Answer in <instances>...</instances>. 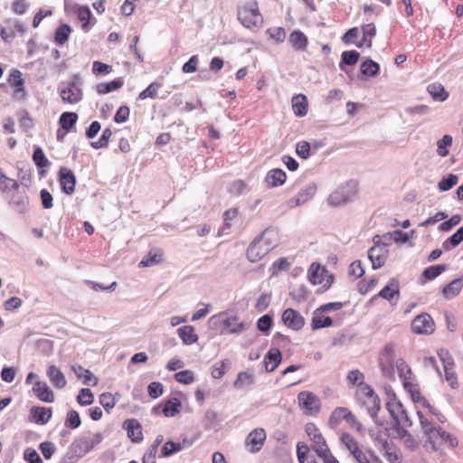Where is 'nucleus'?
<instances>
[{
	"label": "nucleus",
	"instance_id": "9",
	"mask_svg": "<svg viewBox=\"0 0 463 463\" xmlns=\"http://www.w3.org/2000/svg\"><path fill=\"white\" fill-rule=\"evenodd\" d=\"M355 397L372 411L373 415L380 410V399L368 384L364 383L356 388Z\"/></svg>",
	"mask_w": 463,
	"mask_h": 463
},
{
	"label": "nucleus",
	"instance_id": "25",
	"mask_svg": "<svg viewBox=\"0 0 463 463\" xmlns=\"http://www.w3.org/2000/svg\"><path fill=\"white\" fill-rule=\"evenodd\" d=\"M101 440L102 435L100 433H88L77 440V446L84 452H88L99 444Z\"/></svg>",
	"mask_w": 463,
	"mask_h": 463
},
{
	"label": "nucleus",
	"instance_id": "33",
	"mask_svg": "<svg viewBox=\"0 0 463 463\" xmlns=\"http://www.w3.org/2000/svg\"><path fill=\"white\" fill-rule=\"evenodd\" d=\"M281 362V353L278 348H271L264 358L267 372H273Z\"/></svg>",
	"mask_w": 463,
	"mask_h": 463
},
{
	"label": "nucleus",
	"instance_id": "51",
	"mask_svg": "<svg viewBox=\"0 0 463 463\" xmlns=\"http://www.w3.org/2000/svg\"><path fill=\"white\" fill-rule=\"evenodd\" d=\"M397 433L403 440L404 446L411 450L418 447V441L404 430V426L397 428Z\"/></svg>",
	"mask_w": 463,
	"mask_h": 463
},
{
	"label": "nucleus",
	"instance_id": "38",
	"mask_svg": "<svg viewBox=\"0 0 463 463\" xmlns=\"http://www.w3.org/2000/svg\"><path fill=\"white\" fill-rule=\"evenodd\" d=\"M8 84L14 89V93L24 92V81L22 78V73L17 69H13L7 79Z\"/></svg>",
	"mask_w": 463,
	"mask_h": 463
},
{
	"label": "nucleus",
	"instance_id": "20",
	"mask_svg": "<svg viewBox=\"0 0 463 463\" xmlns=\"http://www.w3.org/2000/svg\"><path fill=\"white\" fill-rule=\"evenodd\" d=\"M52 415L51 408L33 406L30 410L29 420L38 425H44L50 420Z\"/></svg>",
	"mask_w": 463,
	"mask_h": 463
},
{
	"label": "nucleus",
	"instance_id": "5",
	"mask_svg": "<svg viewBox=\"0 0 463 463\" xmlns=\"http://www.w3.org/2000/svg\"><path fill=\"white\" fill-rule=\"evenodd\" d=\"M269 232L265 231L256 238L247 250V258L250 262H258L274 247L269 243Z\"/></svg>",
	"mask_w": 463,
	"mask_h": 463
},
{
	"label": "nucleus",
	"instance_id": "3",
	"mask_svg": "<svg viewBox=\"0 0 463 463\" xmlns=\"http://www.w3.org/2000/svg\"><path fill=\"white\" fill-rule=\"evenodd\" d=\"M237 16L241 24L248 29L258 28L263 22L257 1H250L240 6Z\"/></svg>",
	"mask_w": 463,
	"mask_h": 463
},
{
	"label": "nucleus",
	"instance_id": "27",
	"mask_svg": "<svg viewBox=\"0 0 463 463\" xmlns=\"http://www.w3.org/2000/svg\"><path fill=\"white\" fill-rule=\"evenodd\" d=\"M124 427L129 439L134 442H138L143 439L142 428L139 422L135 419L127 420L124 422Z\"/></svg>",
	"mask_w": 463,
	"mask_h": 463
},
{
	"label": "nucleus",
	"instance_id": "15",
	"mask_svg": "<svg viewBox=\"0 0 463 463\" xmlns=\"http://www.w3.org/2000/svg\"><path fill=\"white\" fill-rule=\"evenodd\" d=\"M435 330V323L427 313L418 315L411 322V331L417 335H430Z\"/></svg>",
	"mask_w": 463,
	"mask_h": 463
},
{
	"label": "nucleus",
	"instance_id": "47",
	"mask_svg": "<svg viewBox=\"0 0 463 463\" xmlns=\"http://www.w3.org/2000/svg\"><path fill=\"white\" fill-rule=\"evenodd\" d=\"M395 366L399 373V376L402 379V382H405L406 380H410L411 377L414 376L411 367L402 358H399L395 361Z\"/></svg>",
	"mask_w": 463,
	"mask_h": 463
},
{
	"label": "nucleus",
	"instance_id": "57",
	"mask_svg": "<svg viewBox=\"0 0 463 463\" xmlns=\"http://www.w3.org/2000/svg\"><path fill=\"white\" fill-rule=\"evenodd\" d=\"M93 401L94 395L88 388L81 389L77 396V402L81 406L90 405Z\"/></svg>",
	"mask_w": 463,
	"mask_h": 463
},
{
	"label": "nucleus",
	"instance_id": "4",
	"mask_svg": "<svg viewBox=\"0 0 463 463\" xmlns=\"http://www.w3.org/2000/svg\"><path fill=\"white\" fill-rule=\"evenodd\" d=\"M402 385L406 392L410 393L413 402L420 403L424 408L428 409L431 414L436 415V417L440 422L445 421V416L438 412L436 409H434L430 405V403L424 397L421 396L420 386L415 376L411 377L410 380L402 382Z\"/></svg>",
	"mask_w": 463,
	"mask_h": 463
},
{
	"label": "nucleus",
	"instance_id": "37",
	"mask_svg": "<svg viewBox=\"0 0 463 463\" xmlns=\"http://www.w3.org/2000/svg\"><path fill=\"white\" fill-rule=\"evenodd\" d=\"M72 370L78 378L82 379L84 384L91 386H96L98 384L99 379L90 370L85 369L80 365L73 366Z\"/></svg>",
	"mask_w": 463,
	"mask_h": 463
},
{
	"label": "nucleus",
	"instance_id": "40",
	"mask_svg": "<svg viewBox=\"0 0 463 463\" xmlns=\"http://www.w3.org/2000/svg\"><path fill=\"white\" fill-rule=\"evenodd\" d=\"M78 118H60V128L57 130V139L62 140L67 133L74 128Z\"/></svg>",
	"mask_w": 463,
	"mask_h": 463
},
{
	"label": "nucleus",
	"instance_id": "2",
	"mask_svg": "<svg viewBox=\"0 0 463 463\" xmlns=\"http://www.w3.org/2000/svg\"><path fill=\"white\" fill-rule=\"evenodd\" d=\"M210 321L220 329L221 334H241L248 327V324L240 321L235 315L222 312L211 317Z\"/></svg>",
	"mask_w": 463,
	"mask_h": 463
},
{
	"label": "nucleus",
	"instance_id": "39",
	"mask_svg": "<svg viewBox=\"0 0 463 463\" xmlns=\"http://www.w3.org/2000/svg\"><path fill=\"white\" fill-rule=\"evenodd\" d=\"M428 92L433 99L439 101H444L448 99L449 93L445 90L444 86L439 82H434L428 86Z\"/></svg>",
	"mask_w": 463,
	"mask_h": 463
},
{
	"label": "nucleus",
	"instance_id": "28",
	"mask_svg": "<svg viewBox=\"0 0 463 463\" xmlns=\"http://www.w3.org/2000/svg\"><path fill=\"white\" fill-rule=\"evenodd\" d=\"M287 179L286 173L279 168H274L267 173L265 182L269 187H277L282 185Z\"/></svg>",
	"mask_w": 463,
	"mask_h": 463
},
{
	"label": "nucleus",
	"instance_id": "53",
	"mask_svg": "<svg viewBox=\"0 0 463 463\" xmlns=\"http://www.w3.org/2000/svg\"><path fill=\"white\" fill-rule=\"evenodd\" d=\"M452 145V137L445 135L437 142V153L439 156L445 157L449 155V147Z\"/></svg>",
	"mask_w": 463,
	"mask_h": 463
},
{
	"label": "nucleus",
	"instance_id": "7",
	"mask_svg": "<svg viewBox=\"0 0 463 463\" xmlns=\"http://www.w3.org/2000/svg\"><path fill=\"white\" fill-rule=\"evenodd\" d=\"M307 278L313 285L321 286L323 290L328 289L334 282V276L325 267L317 262L310 265L307 270Z\"/></svg>",
	"mask_w": 463,
	"mask_h": 463
},
{
	"label": "nucleus",
	"instance_id": "46",
	"mask_svg": "<svg viewBox=\"0 0 463 463\" xmlns=\"http://www.w3.org/2000/svg\"><path fill=\"white\" fill-rule=\"evenodd\" d=\"M340 440L342 444L346 448V449H348L351 455L355 453V451L360 449L357 440L350 433L342 432L340 435Z\"/></svg>",
	"mask_w": 463,
	"mask_h": 463
},
{
	"label": "nucleus",
	"instance_id": "31",
	"mask_svg": "<svg viewBox=\"0 0 463 463\" xmlns=\"http://www.w3.org/2000/svg\"><path fill=\"white\" fill-rule=\"evenodd\" d=\"M47 375L52 384L58 389H62L66 386L67 381L62 372L55 365L49 366Z\"/></svg>",
	"mask_w": 463,
	"mask_h": 463
},
{
	"label": "nucleus",
	"instance_id": "1",
	"mask_svg": "<svg viewBox=\"0 0 463 463\" xmlns=\"http://www.w3.org/2000/svg\"><path fill=\"white\" fill-rule=\"evenodd\" d=\"M418 416L424 436L427 438L426 446L430 445L432 450L439 449L443 444H449L451 447L458 445L457 439L451 437L440 427H436L434 424L418 411Z\"/></svg>",
	"mask_w": 463,
	"mask_h": 463
},
{
	"label": "nucleus",
	"instance_id": "44",
	"mask_svg": "<svg viewBox=\"0 0 463 463\" xmlns=\"http://www.w3.org/2000/svg\"><path fill=\"white\" fill-rule=\"evenodd\" d=\"M362 74L367 77L376 76L380 71V65L371 59L365 60L360 67Z\"/></svg>",
	"mask_w": 463,
	"mask_h": 463
},
{
	"label": "nucleus",
	"instance_id": "12",
	"mask_svg": "<svg viewBox=\"0 0 463 463\" xmlns=\"http://www.w3.org/2000/svg\"><path fill=\"white\" fill-rule=\"evenodd\" d=\"M374 245L368 250V258L373 269L382 268L388 257L387 245L381 242V237L375 235L373 239Z\"/></svg>",
	"mask_w": 463,
	"mask_h": 463
},
{
	"label": "nucleus",
	"instance_id": "22",
	"mask_svg": "<svg viewBox=\"0 0 463 463\" xmlns=\"http://www.w3.org/2000/svg\"><path fill=\"white\" fill-rule=\"evenodd\" d=\"M61 97L65 102L77 103L81 99L82 92L75 82H70L67 87L61 90Z\"/></svg>",
	"mask_w": 463,
	"mask_h": 463
},
{
	"label": "nucleus",
	"instance_id": "60",
	"mask_svg": "<svg viewBox=\"0 0 463 463\" xmlns=\"http://www.w3.org/2000/svg\"><path fill=\"white\" fill-rule=\"evenodd\" d=\"M463 241V227H460L452 236H450L444 243L445 250H449L450 247H456Z\"/></svg>",
	"mask_w": 463,
	"mask_h": 463
},
{
	"label": "nucleus",
	"instance_id": "30",
	"mask_svg": "<svg viewBox=\"0 0 463 463\" xmlns=\"http://www.w3.org/2000/svg\"><path fill=\"white\" fill-rule=\"evenodd\" d=\"M316 194V187L314 185H307L302 188L299 193L289 200L291 207L298 206L310 200Z\"/></svg>",
	"mask_w": 463,
	"mask_h": 463
},
{
	"label": "nucleus",
	"instance_id": "45",
	"mask_svg": "<svg viewBox=\"0 0 463 463\" xmlns=\"http://www.w3.org/2000/svg\"><path fill=\"white\" fill-rule=\"evenodd\" d=\"M254 383V376L252 373L248 372H241L238 373L236 380L233 383V386L236 389H244Z\"/></svg>",
	"mask_w": 463,
	"mask_h": 463
},
{
	"label": "nucleus",
	"instance_id": "48",
	"mask_svg": "<svg viewBox=\"0 0 463 463\" xmlns=\"http://www.w3.org/2000/svg\"><path fill=\"white\" fill-rule=\"evenodd\" d=\"M19 188V184L14 179H11L7 177L3 169L0 167V190L4 193L9 192L11 190H17Z\"/></svg>",
	"mask_w": 463,
	"mask_h": 463
},
{
	"label": "nucleus",
	"instance_id": "63",
	"mask_svg": "<svg viewBox=\"0 0 463 463\" xmlns=\"http://www.w3.org/2000/svg\"><path fill=\"white\" fill-rule=\"evenodd\" d=\"M80 418L76 411H70L67 413L65 426L70 429H76L80 425Z\"/></svg>",
	"mask_w": 463,
	"mask_h": 463
},
{
	"label": "nucleus",
	"instance_id": "54",
	"mask_svg": "<svg viewBox=\"0 0 463 463\" xmlns=\"http://www.w3.org/2000/svg\"><path fill=\"white\" fill-rule=\"evenodd\" d=\"M33 160L39 168H43L50 165V161L47 159L40 146L34 147L33 153Z\"/></svg>",
	"mask_w": 463,
	"mask_h": 463
},
{
	"label": "nucleus",
	"instance_id": "52",
	"mask_svg": "<svg viewBox=\"0 0 463 463\" xmlns=\"http://www.w3.org/2000/svg\"><path fill=\"white\" fill-rule=\"evenodd\" d=\"M123 81L121 79H115L109 82L100 83L98 85V92L100 94H107L110 91L116 90L121 88Z\"/></svg>",
	"mask_w": 463,
	"mask_h": 463
},
{
	"label": "nucleus",
	"instance_id": "36",
	"mask_svg": "<svg viewBox=\"0 0 463 463\" xmlns=\"http://www.w3.org/2000/svg\"><path fill=\"white\" fill-rule=\"evenodd\" d=\"M462 288L463 278L455 279L443 288L442 295L445 298L450 299L458 296Z\"/></svg>",
	"mask_w": 463,
	"mask_h": 463
},
{
	"label": "nucleus",
	"instance_id": "17",
	"mask_svg": "<svg viewBox=\"0 0 463 463\" xmlns=\"http://www.w3.org/2000/svg\"><path fill=\"white\" fill-rule=\"evenodd\" d=\"M267 439V434L264 429L256 428L251 430L245 439V447L250 453L259 452Z\"/></svg>",
	"mask_w": 463,
	"mask_h": 463
},
{
	"label": "nucleus",
	"instance_id": "62",
	"mask_svg": "<svg viewBox=\"0 0 463 463\" xmlns=\"http://www.w3.org/2000/svg\"><path fill=\"white\" fill-rule=\"evenodd\" d=\"M266 33L277 43L284 42L286 38V32L283 27L269 28Z\"/></svg>",
	"mask_w": 463,
	"mask_h": 463
},
{
	"label": "nucleus",
	"instance_id": "11",
	"mask_svg": "<svg viewBox=\"0 0 463 463\" xmlns=\"http://www.w3.org/2000/svg\"><path fill=\"white\" fill-rule=\"evenodd\" d=\"M357 193V185L354 182H348L337 187L328 197L331 205L338 206L350 201Z\"/></svg>",
	"mask_w": 463,
	"mask_h": 463
},
{
	"label": "nucleus",
	"instance_id": "58",
	"mask_svg": "<svg viewBox=\"0 0 463 463\" xmlns=\"http://www.w3.org/2000/svg\"><path fill=\"white\" fill-rule=\"evenodd\" d=\"M116 402L117 400L115 396L110 392H103L99 396V403L108 412L115 407Z\"/></svg>",
	"mask_w": 463,
	"mask_h": 463
},
{
	"label": "nucleus",
	"instance_id": "50",
	"mask_svg": "<svg viewBox=\"0 0 463 463\" xmlns=\"http://www.w3.org/2000/svg\"><path fill=\"white\" fill-rule=\"evenodd\" d=\"M384 454L383 457L390 463H401L402 462V455L398 449L393 446H390L387 443L383 446Z\"/></svg>",
	"mask_w": 463,
	"mask_h": 463
},
{
	"label": "nucleus",
	"instance_id": "64",
	"mask_svg": "<svg viewBox=\"0 0 463 463\" xmlns=\"http://www.w3.org/2000/svg\"><path fill=\"white\" fill-rule=\"evenodd\" d=\"M272 323V317L269 315H264L258 319L257 327L260 331L269 335Z\"/></svg>",
	"mask_w": 463,
	"mask_h": 463
},
{
	"label": "nucleus",
	"instance_id": "26",
	"mask_svg": "<svg viewBox=\"0 0 463 463\" xmlns=\"http://www.w3.org/2000/svg\"><path fill=\"white\" fill-rule=\"evenodd\" d=\"M400 296L399 282L396 279H392L390 283L385 286L374 298L380 297L390 302L393 299L398 300Z\"/></svg>",
	"mask_w": 463,
	"mask_h": 463
},
{
	"label": "nucleus",
	"instance_id": "23",
	"mask_svg": "<svg viewBox=\"0 0 463 463\" xmlns=\"http://www.w3.org/2000/svg\"><path fill=\"white\" fill-rule=\"evenodd\" d=\"M333 325V320L330 317L326 315L324 310H321V307H317L312 315L311 318V327L312 330H318L324 327H329Z\"/></svg>",
	"mask_w": 463,
	"mask_h": 463
},
{
	"label": "nucleus",
	"instance_id": "14",
	"mask_svg": "<svg viewBox=\"0 0 463 463\" xmlns=\"http://www.w3.org/2000/svg\"><path fill=\"white\" fill-rule=\"evenodd\" d=\"M395 357V345L389 343L384 345L379 355V366L384 376H393V361Z\"/></svg>",
	"mask_w": 463,
	"mask_h": 463
},
{
	"label": "nucleus",
	"instance_id": "55",
	"mask_svg": "<svg viewBox=\"0 0 463 463\" xmlns=\"http://www.w3.org/2000/svg\"><path fill=\"white\" fill-rule=\"evenodd\" d=\"M183 445L180 442L167 441L161 449V457H169L172 454L183 449Z\"/></svg>",
	"mask_w": 463,
	"mask_h": 463
},
{
	"label": "nucleus",
	"instance_id": "18",
	"mask_svg": "<svg viewBox=\"0 0 463 463\" xmlns=\"http://www.w3.org/2000/svg\"><path fill=\"white\" fill-rule=\"evenodd\" d=\"M439 355L443 364L445 379L447 383L451 388H457L458 386V376L454 370V362L452 358L447 352H441L439 354Z\"/></svg>",
	"mask_w": 463,
	"mask_h": 463
},
{
	"label": "nucleus",
	"instance_id": "32",
	"mask_svg": "<svg viewBox=\"0 0 463 463\" xmlns=\"http://www.w3.org/2000/svg\"><path fill=\"white\" fill-rule=\"evenodd\" d=\"M293 112L296 116H306L308 111L307 98L304 94L293 96L291 99Z\"/></svg>",
	"mask_w": 463,
	"mask_h": 463
},
{
	"label": "nucleus",
	"instance_id": "61",
	"mask_svg": "<svg viewBox=\"0 0 463 463\" xmlns=\"http://www.w3.org/2000/svg\"><path fill=\"white\" fill-rule=\"evenodd\" d=\"M194 379V373L191 370H184L175 374V380L182 384H190Z\"/></svg>",
	"mask_w": 463,
	"mask_h": 463
},
{
	"label": "nucleus",
	"instance_id": "13",
	"mask_svg": "<svg viewBox=\"0 0 463 463\" xmlns=\"http://www.w3.org/2000/svg\"><path fill=\"white\" fill-rule=\"evenodd\" d=\"M305 431L311 442L310 448L317 455L329 448L323 433L315 423H307Z\"/></svg>",
	"mask_w": 463,
	"mask_h": 463
},
{
	"label": "nucleus",
	"instance_id": "41",
	"mask_svg": "<svg viewBox=\"0 0 463 463\" xmlns=\"http://www.w3.org/2000/svg\"><path fill=\"white\" fill-rule=\"evenodd\" d=\"M446 265H435L426 268L422 272L421 284H425L428 280H432L439 277L442 272L446 270Z\"/></svg>",
	"mask_w": 463,
	"mask_h": 463
},
{
	"label": "nucleus",
	"instance_id": "43",
	"mask_svg": "<svg viewBox=\"0 0 463 463\" xmlns=\"http://www.w3.org/2000/svg\"><path fill=\"white\" fill-rule=\"evenodd\" d=\"M363 32V43H357L358 47H362L363 44H366L367 47L372 46V40L376 33V29L373 24H367L362 26Z\"/></svg>",
	"mask_w": 463,
	"mask_h": 463
},
{
	"label": "nucleus",
	"instance_id": "21",
	"mask_svg": "<svg viewBox=\"0 0 463 463\" xmlns=\"http://www.w3.org/2000/svg\"><path fill=\"white\" fill-rule=\"evenodd\" d=\"M79 21L81 23V28L88 33L96 24V19L92 17V14L88 6H78L75 10Z\"/></svg>",
	"mask_w": 463,
	"mask_h": 463
},
{
	"label": "nucleus",
	"instance_id": "56",
	"mask_svg": "<svg viewBox=\"0 0 463 463\" xmlns=\"http://www.w3.org/2000/svg\"><path fill=\"white\" fill-rule=\"evenodd\" d=\"M347 383L351 386L358 388L360 385L364 384V375L359 370H353L347 375Z\"/></svg>",
	"mask_w": 463,
	"mask_h": 463
},
{
	"label": "nucleus",
	"instance_id": "42",
	"mask_svg": "<svg viewBox=\"0 0 463 463\" xmlns=\"http://www.w3.org/2000/svg\"><path fill=\"white\" fill-rule=\"evenodd\" d=\"M71 27L67 24H61L54 33V42L58 45H63L71 33Z\"/></svg>",
	"mask_w": 463,
	"mask_h": 463
},
{
	"label": "nucleus",
	"instance_id": "10",
	"mask_svg": "<svg viewBox=\"0 0 463 463\" xmlns=\"http://www.w3.org/2000/svg\"><path fill=\"white\" fill-rule=\"evenodd\" d=\"M298 403L300 410L308 416L317 415L321 409L319 398L309 391H303L298 394Z\"/></svg>",
	"mask_w": 463,
	"mask_h": 463
},
{
	"label": "nucleus",
	"instance_id": "19",
	"mask_svg": "<svg viewBox=\"0 0 463 463\" xmlns=\"http://www.w3.org/2000/svg\"><path fill=\"white\" fill-rule=\"evenodd\" d=\"M59 182L62 192L71 194L75 190L76 178L73 172L66 167H61L59 170Z\"/></svg>",
	"mask_w": 463,
	"mask_h": 463
},
{
	"label": "nucleus",
	"instance_id": "49",
	"mask_svg": "<svg viewBox=\"0 0 463 463\" xmlns=\"http://www.w3.org/2000/svg\"><path fill=\"white\" fill-rule=\"evenodd\" d=\"M181 402L177 398L167 401L163 408V413L165 417H173L180 411Z\"/></svg>",
	"mask_w": 463,
	"mask_h": 463
},
{
	"label": "nucleus",
	"instance_id": "29",
	"mask_svg": "<svg viewBox=\"0 0 463 463\" xmlns=\"http://www.w3.org/2000/svg\"><path fill=\"white\" fill-rule=\"evenodd\" d=\"M164 261V251L161 249H154L141 260L138 266L141 268L151 267Z\"/></svg>",
	"mask_w": 463,
	"mask_h": 463
},
{
	"label": "nucleus",
	"instance_id": "59",
	"mask_svg": "<svg viewBox=\"0 0 463 463\" xmlns=\"http://www.w3.org/2000/svg\"><path fill=\"white\" fill-rule=\"evenodd\" d=\"M161 88V83L154 81L146 90L140 92L139 99H146L147 98L155 99L157 97L158 90Z\"/></svg>",
	"mask_w": 463,
	"mask_h": 463
},
{
	"label": "nucleus",
	"instance_id": "8",
	"mask_svg": "<svg viewBox=\"0 0 463 463\" xmlns=\"http://www.w3.org/2000/svg\"><path fill=\"white\" fill-rule=\"evenodd\" d=\"M386 409L392 415L393 420L398 427H409L411 425V421L408 417V414L395 395L389 397L386 402Z\"/></svg>",
	"mask_w": 463,
	"mask_h": 463
},
{
	"label": "nucleus",
	"instance_id": "34",
	"mask_svg": "<svg viewBox=\"0 0 463 463\" xmlns=\"http://www.w3.org/2000/svg\"><path fill=\"white\" fill-rule=\"evenodd\" d=\"M177 333L184 345H190L198 341V335L193 326H183L177 329Z\"/></svg>",
	"mask_w": 463,
	"mask_h": 463
},
{
	"label": "nucleus",
	"instance_id": "16",
	"mask_svg": "<svg viewBox=\"0 0 463 463\" xmlns=\"http://www.w3.org/2000/svg\"><path fill=\"white\" fill-rule=\"evenodd\" d=\"M281 321L285 326L293 331H300L306 324L304 317L298 311L291 307L283 311Z\"/></svg>",
	"mask_w": 463,
	"mask_h": 463
},
{
	"label": "nucleus",
	"instance_id": "6",
	"mask_svg": "<svg viewBox=\"0 0 463 463\" xmlns=\"http://www.w3.org/2000/svg\"><path fill=\"white\" fill-rule=\"evenodd\" d=\"M343 420H345L351 428L357 431H361L363 429L362 423L348 408L336 407L329 416L328 424L331 428L335 429L338 427Z\"/></svg>",
	"mask_w": 463,
	"mask_h": 463
},
{
	"label": "nucleus",
	"instance_id": "35",
	"mask_svg": "<svg viewBox=\"0 0 463 463\" xmlns=\"http://www.w3.org/2000/svg\"><path fill=\"white\" fill-rule=\"evenodd\" d=\"M291 46L297 51H306L308 40L301 31H293L288 37Z\"/></svg>",
	"mask_w": 463,
	"mask_h": 463
},
{
	"label": "nucleus",
	"instance_id": "24",
	"mask_svg": "<svg viewBox=\"0 0 463 463\" xmlns=\"http://www.w3.org/2000/svg\"><path fill=\"white\" fill-rule=\"evenodd\" d=\"M33 392L42 402H54V393L45 382L37 381L33 386Z\"/></svg>",
	"mask_w": 463,
	"mask_h": 463
}]
</instances>
